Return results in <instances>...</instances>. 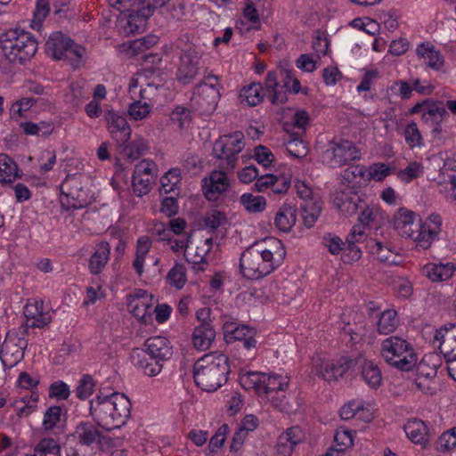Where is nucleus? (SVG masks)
Instances as JSON below:
<instances>
[{
  "label": "nucleus",
  "instance_id": "obj_26",
  "mask_svg": "<svg viewBox=\"0 0 456 456\" xmlns=\"http://www.w3.org/2000/svg\"><path fill=\"white\" fill-rule=\"evenodd\" d=\"M342 183L345 190L358 191L360 188L368 183L366 169L363 166H351L346 168L342 175Z\"/></svg>",
  "mask_w": 456,
  "mask_h": 456
},
{
  "label": "nucleus",
  "instance_id": "obj_34",
  "mask_svg": "<svg viewBox=\"0 0 456 456\" xmlns=\"http://www.w3.org/2000/svg\"><path fill=\"white\" fill-rule=\"evenodd\" d=\"M151 247V240L149 237L142 236L137 240L135 257L133 261V267L139 276H141L144 272L143 265L145 256L149 253Z\"/></svg>",
  "mask_w": 456,
  "mask_h": 456
},
{
  "label": "nucleus",
  "instance_id": "obj_60",
  "mask_svg": "<svg viewBox=\"0 0 456 456\" xmlns=\"http://www.w3.org/2000/svg\"><path fill=\"white\" fill-rule=\"evenodd\" d=\"M379 210L374 208H370L369 206H366L362 208L359 217V224L363 229V232L365 233V227H369L376 219L378 216Z\"/></svg>",
  "mask_w": 456,
  "mask_h": 456
},
{
  "label": "nucleus",
  "instance_id": "obj_12",
  "mask_svg": "<svg viewBox=\"0 0 456 456\" xmlns=\"http://www.w3.org/2000/svg\"><path fill=\"white\" fill-rule=\"evenodd\" d=\"M322 162L330 167H340L360 159V152L353 142L334 138L322 154Z\"/></svg>",
  "mask_w": 456,
  "mask_h": 456
},
{
  "label": "nucleus",
  "instance_id": "obj_50",
  "mask_svg": "<svg viewBox=\"0 0 456 456\" xmlns=\"http://www.w3.org/2000/svg\"><path fill=\"white\" fill-rule=\"evenodd\" d=\"M151 105L148 102L136 100L129 105L128 113L134 120H142L147 118L151 112Z\"/></svg>",
  "mask_w": 456,
  "mask_h": 456
},
{
  "label": "nucleus",
  "instance_id": "obj_38",
  "mask_svg": "<svg viewBox=\"0 0 456 456\" xmlns=\"http://www.w3.org/2000/svg\"><path fill=\"white\" fill-rule=\"evenodd\" d=\"M18 167L6 154H0V183H12L17 177Z\"/></svg>",
  "mask_w": 456,
  "mask_h": 456
},
{
  "label": "nucleus",
  "instance_id": "obj_18",
  "mask_svg": "<svg viewBox=\"0 0 456 456\" xmlns=\"http://www.w3.org/2000/svg\"><path fill=\"white\" fill-rule=\"evenodd\" d=\"M127 307L135 318L145 323L152 314V296L140 289L129 297Z\"/></svg>",
  "mask_w": 456,
  "mask_h": 456
},
{
  "label": "nucleus",
  "instance_id": "obj_54",
  "mask_svg": "<svg viewBox=\"0 0 456 456\" xmlns=\"http://www.w3.org/2000/svg\"><path fill=\"white\" fill-rule=\"evenodd\" d=\"M391 172L388 166L384 163H374L370 167L369 172H366L368 182L374 180L376 182L383 181Z\"/></svg>",
  "mask_w": 456,
  "mask_h": 456
},
{
  "label": "nucleus",
  "instance_id": "obj_24",
  "mask_svg": "<svg viewBox=\"0 0 456 456\" xmlns=\"http://www.w3.org/2000/svg\"><path fill=\"white\" fill-rule=\"evenodd\" d=\"M352 363V359L346 356L325 362L320 367L319 375L327 381L337 380L349 370Z\"/></svg>",
  "mask_w": 456,
  "mask_h": 456
},
{
  "label": "nucleus",
  "instance_id": "obj_55",
  "mask_svg": "<svg viewBox=\"0 0 456 456\" xmlns=\"http://www.w3.org/2000/svg\"><path fill=\"white\" fill-rule=\"evenodd\" d=\"M158 42L159 37L154 35L142 37L141 38L134 40L130 44V49L136 53H143L146 50L151 49Z\"/></svg>",
  "mask_w": 456,
  "mask_h": 456
},
{
  "label": "nucleus",
  "instance_id": "obj_42",
  "mask_svg": "<svg viewBox=\"0 0 456 456\" xmlns=\"http://www.w3.org/2000/svg\"><path fill=\"white\" fill-rule=\"evenodd\" d=\"M38 395L31 393L29 395H26L20 400H17L14 403L17 414L20 417L28 416L32 413L37 404Z\"/></svg>",
  "mask_w": 456,
  "mask_h": 456
},
{
  "label": "nucleus",
  "instance_id": "obj_19",
  "mask_svg": "<svg viewBox=\"0 0 456 456\" xmlns=\"http://www.w3.org/2000/svg\"><path fill=\"white\" fill-rule=\"evenodd\" d=\"M108 129L112 138L117 142L118 147L130 141L131 127L126 118L118 113L110 110L106 113Z\"/></svg>",
  "mask_w": 456,
  "mask_h": 456
},
{
  "label": "nucleus",
  "instance_id": "obj_35",
  "mask_svg": "<svg viewBox=\"0 0 456 456\" xmlns=\"http://www.w3.org/2000/svg\"><path fill=\"white\" fill-rule=\"evenodd\" d=\"M399 324L397 313L394 309H387L379 314L377 330L380 334L387 335L394 332Z\"/></svg>",
  "mask_w": 456,
  "mask_h": 456
},
{
  "label": "nucleus",
  "instance_id": "obj_62",
  "mask_svg": "<svg viewBox=\"0 0 456 456\" xmlns=\"http://www.w3.org/2000/svg\"><path fill=\"white\" fill-rule=\"evenodd\" d=\"M296 66L305 72H313L317 69V61L312 54H301L296 61Z\"/></svg>",
  "mask_w": 456,
  "mask_h": 456
},
{
  "label": "nucleus",
  "instance_id": "obj_51",
  "mask_svg": "<svg viewBox=\"0 0 456 456\" xmlns=\"http://www.w3.org/2000/svg\"><path fill=\"white\" fill-rule=\"evenodd\" d=\"M62 410L60 406L49 407L44 415L43 428L46 431L53 430L61 421Z\"/></svg>",
  "mask_w": 456,
  "mask_h": 456
},
{
  "label": "nucleus",
  "instance_id": "obj_31",
  "mask_svg": "<svg viewBox=\"0 0 456 456\" xmlns=\"http://www.w3.org/2000/svg\"><path fill=\"white\" fill-rule=\"evenodd\" d=\"M263 380L264 384L260 388V396L264 397L273 394L285 393L289 386L288 378L279 374L270 375L265 373Z\"/></svg>",
  "mask_w": 456,
  "mask_h": 456
},
{
  "label": "nucleus",
  "instance_id": "obj_28",
  "mask_svg": "<svg viewBox=\"0 0 456 456\" xmlns=\"http://www.w3.org/2000/svg\"><path fill=\"white\" fill-rule=\"evenodd\" d=\"M216 337V331L211 322L200 323L195 327L191 341L198 350H207L212 345Z\"/></svg>",
  "mask_w": 456,
  "mask_h": 456
},
{
  "label": "nucleus",
  "instance_id": "obj_2",
  "mask_svg": "<svg viewBox=\"0 0 456 456\" xmlns=\"http://www.w3.org/2000/svg\"><path fill=\"white\" fill-rule=\"evenodd\" d=\"M417 214L401 208L394 217V225L400 235L410 238L416 242L418 248L428 249L438 239L442 231V217L438 214H431L426 219L417 220Z\"/></svg>",
  "mask_w": 456,
  "mask_h": 456
},
{
  "label": "nucleus",
  "instance_id": "obj_59",
  "mask_svg": "<svg viewBox=\"0 0 456 456\" xmlns=\"http://www.w3.org/2000/svg\"><path fill=\"white\" fill-rule=\"evenodd\" d=\"M289 186L290 180L289 177L272 175L270 191L273 194H284L288 191Z\"/></svg>",
  "mask_w": 456,
  "mask_h": 456
},
{
  "label": "nucleus",
  "instance_id": "obj_45",
  "mask_svg": "<svg viewBox=\"0 0 456 456\" xmlns=\"http://www.w3.org/2000/svg\"><path fill=\"white\" fill-rule=\"evenodd\" d=\"M228 223L226 215L217 209H211L208 211L204 217V224L207 228L212 231L216 230L219 227L226 225Z\"/></svg>",
  "mask_w": 456,
  "mask_h": 456
},
{
  "label": "nucleus",
  "instance_id": "obj_3",
  "mask_svg": "<svg viewBox=\"0 0 456 456\" xmlns=\"http://www.w3.org/2000/svg\"><path fill=\"white\" fill-rule=\"evenodd\" d=\"M131 402L121 393L97 395L90 402V413L98 426L106 430L119 428L130 417Z\"/></svg>",
  "mask_w": 456,
  "mask_h": 456
},
{
  "label": "nucleus",
  "instance_id": "obj_11",
  "mask_svg": "<svg viewBox=\"0 0 456 456\" xmlns=\"http://www.w3.org/2000/svg\"><path fill=\"white\" fill-rule=\"evenodd\" d=\"M85 52L82 45L75 44L60 31L52 33L45 42V53L55 60H68L72 63H78Z\"/></svg>",
  "mask_w": 456,
  "mask_h": 456
},
{
  "label": "nucleus",
  "instance_id": "obj_33",
  "mask_svg": "<svg viewBox=\"0 0 456 456\" xmlns=\"http://www.w3.org/2000/svg\"><path fill=\"white\" fill-rule=\"evenodd\" d=\"M73 436L80 444L90 446L100 440L101 433L91 422H81L76 427Z\"/></svg>",
  "mask_w": 456,
  "mask_h": 456
},
{
  "label": "nucleus",
  "instance_id": "obj_49",
  "mask_svg": "<svg viewBox=\"0 0 456 456\" xmlns=\"http://www.w3.org/2000/svg\"><path fill=\"white\" fill-rule=\"evenodd\" d=\"M94 387L95 382L93 377L89 374H85L78 381V385L76 389V395L79 399L86 400L93 395Z\"/></svg>",
  "mask_w": 456,
  "mask_h": 456
},
{
  "label": "nucleus",
  "instance_id": "obj_22",
  "mask_svg": "<svg viewBox=\"0 0 456 456\" xmlns=\"http://www.w3.org/2000/svg\"><path fill=\"white\" fill-rule=\"evenodd\" d=\"M454 338V330H446L444 334L436 331L435 335V339L441 340L439 349L446 358L448 373L456 381V350L452 349Z\"/></svg>",
  "mask_w": 456,
  "mask_h": 456
},
{
  "label": "nucleus",
  "instance_id": "obj_23",
  "mask_svg": "<svg viewBox=\"0 0 456 456\" xmlns=\"http://www.w3.org/2000/svg\"><path fill=\"white\" fill-rule=\"evenodd\" d=\"M361 203L358 191L345 189L337 191L333 199L334 206L345 216L354 215L359 208H362Z\"/></svg>",
  "mask_w": 456,
  "mask_h": 456
},
{
  "label": "nucleus",
  "instance_id": "obj_56",
  "mask_svg": "<svg viewBox=\"0 0 456 456\" xmlns=\"http://www.w3.org/2000/svg\"><path fill=\"white\" fill-rule=\"evenodd\" d=\"M254 158L258 164L265 167L272 165L274 156L270 149L264 145H258L254 149Z\"/></svg>",
  "mask_w": 456,
  "mask_h": 456
},
{
  "label": "nucleus",
  "instance_id": "obj_8",
  "mask_svg": "<svg viewBox=\"0 0 456 456\" xmlns=\"http://www.w3.org/2000/svg\"><path fill=\"white\" fill-rule=\"evenodd\" d=\"M180 50V62L176 72V79L187 85L194 80L202 68V51L200 47L190 41L188 35H183L175 42Z\"/></svg>",
  "mask_w": 456,
  "mask_h": 456
},
{
  "label": "nucleus",
  "instance_id": "obj_37",
  "mask_svg": "<svg viewBox=\"0 0 456 456\" xmlns=\"http://www.w3.org/2000/svg\"><path fill=\"white\" fill-rule=\"evenodd\" d=\"M119 153L123 154V157L129 159L130 161H134L139 159L146 151L147 144L145 141L142 138H138L133 142H127L124 143L121 147H118Z\"/></svg>",
  "mask_w": 456,
  "mask_h": 456
},
{
  "label": "nucleus",
  "instance_id": "obj_17",
  "mask_svg": "<svg viewBox=\"0 0 456 456\" xmlns=\"http://www.w3.org/2000/svg\"><path fill=\"white\" fill-rule=\"evenodd\" d=\"M233 170L220 168L213 170L208 178L202 180L203 192L208 200H216L230 186L228 174Z\"/></svg>",
  "mask_w": 456,
  "mask_h": 456
},
{
  "label": "nucleus",
  "instance_id": "obj_25",
  "mask_svg": "<svg viewBox=\"0 0 456 456\" xmlns=\"http://www.w3.org/2000/svg\"><path fill=\"white\" fill-rule=\"evenodd\" d=\"M361 370V375L365 383L373 389H377L382 383V374L378 364L363 357H359L355 362Z\"/></svg>",
  "mask_w": 456,
  "mask_h": 456
},
{
  "label": "nucleus",
  "instance_id": "obj_44",
  "mask_svg": "<svg viewBox=\"0 0 456 456\" xmlns=\"http://www.w3.org/2000/svg\"><path fill=\"white\" fill-rule=\"evenodd\" d=\"M403 136L406 143L411 149L420 148L424 144L422 135L415 122H411L405 126Z\"/></svg>",
  "mask_w": 456,
  "mask_h": 456
},
{
  "label": "nucleus",
  "instance_id": "obj_16",
  "mask_svg": "<svg viewBox=\"0 0 456 456\" xmlns=\"http://www.w3.org/2000/svg\"><path fill=\"white\" fill-rule=\"evenodd\" d=\"M61 205L67 209H79L88 203L87 193L83 190L81 183L76 177L67 178L61 186Z\"/></svg>",
  "mask_w": 456,
  "mask_h": 456
},
{
  "label": "nucleus",
  "instance_id": "obj_43",
  "mask_svg": "<svg viewBox=\"0 0 456 456\" xmlns=\"http://www.w3.org/2000/svg\"><path fill=\"white\" fill-rule=\"evenodd\" d=\"M240 203L250 213H258L265 210V199L262 196H254L251 193H244L240 197Z\"/></svg>",
  "mask_w": 456,
  "mask_h": 456
},
{
  "label": "nucleus",
  "instance_id": "obj_32",
  "mask_svg": "<svg viewBox=\"0 0 456 456\" xmlns=\"http://www.w3.org/2000/svg\"><path fill=\"white\" fill-rule=\"evenodd\" d=\"M297 221V209L290 206L282 205L274 217L275 226L281 232H288Z\"/></svg>",
  "mask_w": 456,
  "mask_h": 456
},
{
  "label": "nucleus",
  "instance_id": "obj_15",
  "mask_svg": "<svg viewBox=\"0 0 456 456\" xmlns=\"http://www.w3.org/2000/svg\"><path fill=\"white\" fill-rule=\"evenodd\" d=\"M157 178V167L153 161L143 159L135 165L132 176V188L137 197L147 195Z\"/></svg>",
  "mask_w": 456,
  "mask_h": 456
},
{
  "label": "nucleus",
  "instance_id": "obj_53",
  "mask_svg": "<svg viewBox=\"0 0 456 456\" xmlns=\"http://www.w3.org/2000/svg\"><path fill=\"white\" fill-rule=\"evenodd\" d=\"M160 183L161 191L165 193L173 191L176 184L180 183L179 170L176 168L170 169L161 177Z\"/></svg>",
  "mask_w": 456,
  "mask_h": 456
},
{
  "label": "nucleus",
  "instance_id": "obj_63",
  "mask_svg": "<svg viewBox=\"0 0 456 456\" xmlns=\"http://www.w3.org/2000/svg\"><path fill=\"white\" fill-rule=\"evenodd\" d=\"M37 102V99L36 98L23 97L12 104L11 112L17 114L19 117H21L23 112L28 110Z\"/></svg>",
  "mask_w": 456,
  "mask_h": 456
},
{
  "label": "nucleus",
  "instance_id": "obj_30",
  "mask_svg": "<svg viewBox=\"0 0 456 456\" xmlns=\"http://www.w3.org/2000/svg\"><path fill=\"white\" fill-rule=\"evenodd\" d=\"M110 246L107 241L98 243L89 260V270L94 274L100 273L110 259Z\"/></svg>",
  "mask_w": 456,
  "mask_h": 456
},
{
  "label": "nucleus",
  "instance_id": "obj_7",
  "mask_svg": "<svg viewBox=\"0 0 456 456\" xmlns=\"http://www.w3.org/2000/svg\"><path fill=\"white\" fill-rule=\"evenodd\" d=\"M380 355L390 366L403 371L411 370L418 362L412 345L398 336L388 337L381 342Z\"/></svg>",
  "mask_w": 456,
  "mask_h": 456
},
{
  "label": "nucleus",
  "instance_id": "obj_20",
  "mask_svg": "<svg viewBox=\"0 0 456 456\" xmlns=\"http://www.w3.org/2000/svg\"><path fill=\"white\" fill-rule=\"evenodd\" d=\"M194 94L210 107L216 105L220 98L218 77L215 75L205 77L204 80L195 86Z\"/></svg>",
  "mask_w": 456,
  "mask_h": 456
},
{
  "label": "nucleus",
  "instance_id": "obj_58",
  "mask_svg": "<svg viewBox=\"0 0 456 456\" xmlns=\"http://www.w3.org/2000/svg\"><path fill=\"white\" fill-rule=\"evenodd\" d=\"M171 120L180 128L185 127L191 121L190 110L181 106L176 107L171 113Z\"/></svg>",
  "mask_w": 456,
  "mask_h": 456
},
{
  "label": "nucleus",
  "instance_id": "obj_4",
  "mask_svg": "<svg viewBox=\"0 0 456 456\" xmlns=\"http://www.w3.org/2000/svg\"><path fill=\"white\" fill-rule=\"evenodd\" d=\"M193 370L196 385L204 391L214 392L228 380L229 358L222 353L212 352L200 358Z\"/></svg>",
  "mask_w": 456,
  "mask_h": 456
},
{
  "label": "nucleus",
  "instance_id": "obj_40",
  "mask_svg": "<svg viewBox=\"0 0 456 456\" xmlns=\"http://www.w3.org/2000/svg\"><path fill=\"white\" fill-rule=\"evenodd\" d=\"M265 375V373L258 371L240 373L239 378L240 384L246 390L253 389L260 396V388L263 387Z\"/></svg>",
  "mask_w": 456,
  "mask_h": 456
},
{
  "label": "nucleus",
  "instance_id": "obj_41",
  "mask_svg": "<svg viewBox=\"0 0 456 456\" xmlns=\"http://www.w3.org/2000/svg\"><path fill=\"white\" fill-rule=\"evenodd\" d=\"M256 331L247 325H240L235 334L230 338L229 343L238 340L241 342L242 346L247 350L256 348L257 341L255 339Z\"/></svg>",
  "mask_w": 456,
  "mask_h": 456
},
{
  "label": "nucleus",
  "instance_id": "obj_61",
  "mask_svg": "<svg viewBox=\"0 0 456 456\" xmlns=\"http://www.w3.org/2000/svg\"><path fill=\"white\" fill-rule=\"evenodd\" d=\"M371 254L383 262L388 261L390 256L389 248L382 242L371 240L369 244Z\"/></svg>",
  "mask_w": 456,
  "mask_h": 456
},
{
  "label": "nucleus",
  "instance_id": "obj_46",
  "mask_svg": "<svg viewBox=\"0 0 456 456\" xmlns=\"http://www.w3.org/2000/svg\"><path fill=\"white\" fill-rule=\"evenodd\" d=\"M424 173V167L421 163L411 161L408 166L398 172V178L405 183H410L413 179L421 176Z\"/></svg>",
  "mask_w": 456,
  "mask_h": 456
},
{
  "label": "nucleus",
  "instance_id": "obj_13",
  "mask_svg": "<svg viewBox=\"0 0 456 456\" xmlns=\"http://www.w3.org/2000/svg\"><path fill=\"white\" fill-rule=\"evenodd\" d=\"M295 187L297 195L302 200L300 209L304 225L311 228L321 214L322 201L305 182L297 181Z\"/></svg>",
  "mask_w": 456,
  "mask_h": 456
},
{
  "label": "nucleus",
  "instance_id": "obj_29",
  "mask_svg": "<svg viewBox=\"0 0 456 456\" xmlns=\"http://www.w3.org/2000/svg\"><path fill=\"white\" fill-rule=\"evenodd\" d=\"M423 274L432 281H443L450 279L454 271L455 266L452 263L436 264L429 263L423 267Z\"/></svg>",
  "mask_w": 456,
  "mask_h": 456
},
{
  "label": "nucleus",
  "instance_id": "obj_5",
  "mask_svg": "<svg viewBox=\"0 0 456 456\" xmlns=\"http://www.w3.org/2000/svg\"><path fill=\"white\" fill-rule=\"evenodd\" d=\"M144 346L146 350L133 351L132 362L145 375L155 377L160 373L162 362L172 357L173 348L167 338L159 336L149 338Z\"/></svg>",
  "mask_w": 456,
  "mask_h": 456
},
{
  "label": "nucleus",
  "instance_id": "obj_64",
  "mask_svg": "<svg viewBox=\"0 0 456 456\" xmlns=\"http://www.w3.org/2000/svg\"><path fill=\"white\" fill-rule=\"evenodd\" d=\"M312 47L314 51L317 60H320L328 53L329 41L325 37H322L320 34H318L313 39Z\"/></svg>",
  "mask_w": 456,
  "mask_h": 456
},
{
  "label": "nucleus",
  "instance_id": "obj_9",
  "mask_svg": "<svg viewBox=\"0 0 456 456\" xmlns=\"http://www.w3.org/2000/svg\"><path fill=\"white\" fill-rule=\"evenodd\" d=\"M364 240V232L360 225H354L350 233L346 239H342L333 233H326L322 237V244L331 255L341 253V259L346 264H351L359 260L362 256V250L356 245Z\"/></svg>",
  "mask_w": 456,
  "mask_h": 456
},
{
  "label": "nucleus",
  "instance_id": "obj_57",
  "mask_svg": "<svg viewBox=\"0 0 456 456\" xmlns=\"http://www.w3.org/2000/svg\"><path fill=\"white\" fill-rule=\"evenodd\" d=\"M70 395L69 386L61 381L58 380L50 385L49 396L56 398L57 400H66Z\"/></svg>",
  "mask_w": 456,
  "mask_h": 456
},
{
  "label": "nucleus",
  "instance_id": "obj_10",
  "mask_svg": "<svg viewBox=\"0 0 456 456\" xmlns=\"http://www.w3.org/2000/svg\"><path fill=\"white\" fill-rule=\"evenodd\" d=\"M245 147L244 134L240 131L220 136L214 143L213 155L221 160L220 168L234 170L239 153Z\"/></svg>",
  "mask_w": 456,
  "mask_h": 456
},
{
  "label": "nucleus",
  "instance_id": "obj_47",
  "mask_svg": "<svg viewBox=\"0 0 456 456\" xmlns=\"http://www.w3.org/2000/svg\"><path fill=\"white\" fill-rule=\"evenodd\" d=\"M168 282L176 289H182L186 283V269L181 264H175L167 275Z\"/></svg>",
  "mask_w": 456,
  "mask_h": 456
},
{
  "label": "nucleus",
  "instance_id": "obj_52",
  "mask_svg": "<svg viewBox=\"0 0 456 456\" xmlns=\"http://www.w3.org/2000/svg\"><path fill=\"white\" fill-rule=\"evenodd\" d=\"M287 151L294 158L301 159L307 154L306 142L298 137H292L286 142Z\"/></svg>",
  "mask_w": 456,
  "mask_h": 456
},
{
  "label": "nucleus",
  "instance_id": "obj_1",
  "mask_svg": "<svg viewBox=\"0 0 456 456\" xmlns=\"http://www.w3.org/2000/svg\"><path fill=\"white\" fill-rule=\"evenodd\" d=\"M286 256L281 240L270 238L263 243H255L240 256V268L249 280L261 279L278 268Z\"/></svg>",
  "mask_w": 456,
  "mask_h": 456
},
{
  "label": "nucleus",
  "instance_id": "obj_36",
  "mask_svg": "<svg viewBox=\"0 0 456 456\" xmlns=\"http://www.w3.org/2000/svg\"><path fill=\"white\" fill-rule=\"evenodd\" d=\"M0 357L4 367H12L22 359V347L15 344L12 345L11 341L5 342L0 351Z\"/></svg>",
  "mask_w": 456,
  "mask_h": 456
},
{
  "label": "nucleus",
  "instance_id": "obj_21",
  "mask_svg": "<svg viewBox=\"0 0 456 456\" xmlns=\"http://www.w3.org/2000/svg\"><path fill=\"white\" fill-rule=\"evenodd\" d=\"M26 318V327L44 328L51 322V314L43 309V302L33 300L28 301L23 311Z\"/></svg>",
  "mask_w": 456,
  "mask_h": 456
},
{
  "label": "nucleus",
  "instance_id": "obj_27",
  "mask_svg": "<svg viewBox=\"0 0 456 456\" xmlns=\"http://www.w3.org/2000/svg\"><path fill=\"white\" fill-rule=\"evenodd\" d=\"M404 431L408 438L414 444L425 446L430 438L427 424L418 419H409L404 425Z\"/></svg>",
  "mask_w": 456,
  "mask_h": 456
},
{
  "label": "nucleus",
  "instance_id": "obj_39",
  "mask_svg": "<svg viewBox=\"0 0 456 456\" xmlns=\"http://www.w3.org/2000/svg\"><path fill=\"white\" fill-rule=\"evenodd\" d=\"M263 86L260 83H251L244 86L240 94L241 103L246 102L248 106H256L263 101Z\"/></svg>",
  "mask_w": 456,
  "mask_h": 456
},
{
  "label": "nucleus",
  "instance_id": "obj_48",
  "mask_svg": "<svg viewBox=\"0 0 456 456\" xmlns=\"http://www.w3.org/2000/svg\"><path fill=\"white\" fill-rule=\"evenodd\" d=\"M456 447V427L444 432L436 443L438 452H447Z\"/></svg>",
  "mask_w": 456,
  "mask_h": 456
},
{
  "label": "nucleus",
  "instance_id": "obj_14",
  "mask_svg": "<svg viewBox=\"0 0 456 456\" xmlns=\"http://www.w3.org/2000/svg\"><path fill=\"white\" fill-rule=\"evenodd\" d=\"M421 114L423 122L432 127V134L442 132L441 123L449 117L445 105L441 101L424 100L416 103L410 111Z\"/></svg>",
  "mask_w": 456,
  "mask_h": 456
},
{
  "label": "nucleus",
  "instance_id": "obj_6",
  "mask_svg": "<svg viewBox=\"0 0 456 456\" xmlns=\"http://www.w3.org/2000/svg\"><path fill=\"white\" fill-rule=\"evenodd\" d=\"M0 44L11 62L22 64L36 54L38 42L30 32L14 28L0 37Z\"/></svg>",
  "mask_w": 456,
  "mask_h": 456
}]
</instances>
